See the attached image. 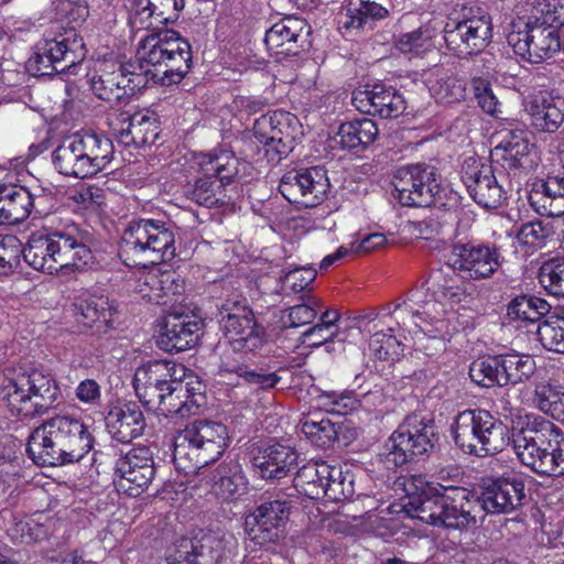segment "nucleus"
<instances>
[{"label": "nucleus", "mask_w": 564, "mask_h": 564, "mask_svg": "<svg viewBox=\"0 0 564 564\" xmlns=\"http://www.w3.org/2000/svg\"><path fill=\"white\" fill-rule=\"evenodd\" d=\"M192 66V50L187 40L173 30H165L142 40L137 62L118 66L128 99L149 83L171 86L178 84Z\"/></svg>", "instance_id": "nucleus-1"}, {"label": "nucleus", "mask_w": 564, "mask_h": 564, "mask_svg": "<svg viewBox=\"0 0 564 564\" xmlns=\"http://www.w3.org/2000/svg\"><path fill=\"white\" fill-rule=\"evenodd\" d=\"M185 367L171 360H153L139 367L134 373L133 387L140 401L156 406L165 416L186 417L196 414L206 402L205 394L189 387L183 378Z\"/></svg>", "instance_id": "nucleus-2"}, {"label": "nucleus", "mask_w": 564, "mask_h": 564, "mask_svg": "<svg viewBox=\"0 0 564 564\" xmlns=\"http://www.w3.org/2000/svg\"><path fill=\"white\" fill-rule=\"evenodd\" d=\"M402 485L411 518L447 529L464 530L476 524L474 502L466 488L442 482L432 486L422 476L405 478Z\"/></svg>", "instance_id": "nucleus-3"}, {"label": "nucleus", "mask_w": 564, "mask_h": 564, "mask_svg": "<svg viewBox=\"0 0 564 564\" xmlns=\"http://www.w3.org/2000/svg\"><path fill=\"white\" fill-rule=\"evenodd\" d=\"M94 442L82 419L56 415L32 431L26 453L37 466L57 467L80 462L93 449Z\"/></svg>", "instance_id": "nucleus-4"}, {"label": "nucleus", "mask_w": 564, "mask_h": 564, "mask_svg": "<svg viewBox=\"0 0 564 564\" xmlns=\"http://www.w3.org/2000/svg\"><path fill=\"white\" fill-rule=\"evenodd\" d=\"M95 235L88 226L66 224L50 234L35 232L24 247V261L50 274L66 269L83 270L93 260Z\"/></svg>", "instance_id": "nucleus-5"}, {"label": "nucleus", "mask_w": 564, "mask_h": 564, "mask_svg": "<svg viewBox=\"0 0 564 564\" xmlns=\"http://www.w3.org/2000/svg\"><path fill=\"white\" fill-rule=\"evenodd\" d=\"M519 460L541 476H564V431L540 415H527L512 434Z\"/></svg>", "instance_id": "nucleus-6"}, {"label": "nucleus", "mask_w": 564, "mask_h": 564, "mask_svg": "<svg viewBox=\"0 0 564 564\" xmlns=\"http://www.w3.org/2000/svg\"><path fill=\"white\" fill-rule=\"evenodd\" d=\"M174 229V225L158 219L130 221L119 241V258L130 268L171 261L176 251Z\"/></svg>", "instance_id": "nucleus-7"}, {"label": "nucleus", "mask_w": 564, "mask_h": 564, "mask_svg": "<svg viewBox=\"0 0 564 564\" xmlns=\"http://www.w3.org/2000/svg\"><path fill=\"white\" fill-rule=\"evenodd\" d=\"M397 197L403 206L452 210L460 205L458 192L442 183L435 166L417 163L400 167L393 177Z\"/></svg>", "instance_id": "nucleus-8"}, {"label": "nucleus", "mask_w": 564, "mask_h": 564, "mask_svg": "<svg viewBox=\"0 0 564 564\" xmlns=\"http://www.w3.org/2000/svg\"><path fill=\"white\" fill-rule=\"evenodd\" d=\"M112 159V141L90 131L66 137L52 153L58 173L75 178L91 177L102 172Z\"/></svg>", "instance_id": "nucleus-9"}, {"label": "nucleus", "mask_w": 564, "mask_h": 564, "mask_svg": "<svg viewBox=\"0 0 564 564\" xmlns=\"http://www.w3.org/2000/svg\"><path fill=\"white\" fill-rule=\"evenodd\" d=\"M227 427L214 421H195L174 436L173 462L188 473L217 460L227 447Z\"/></svg>", "instance_id": "nucleus-10"}, {"label": "nucleus", "mask_w": 564, "mask_h": 564, "mask_svg": "<svg viewBox=\"0 0 564 564\" xmlns=\"http://www.w3.org/2000/svg\"><path fill=\"white\" fill-rule=\"evenodd\" d=\"M451 430L454 443L465 454L476 457L501 453L510 443L508 426L482 409L459 412Z\"/></svg>", "instance_id": "nucleus-11"}, {"label": "nucleus", "mask_w": 564, "mask_h": 564, "mask_svg": "<svg viewBox=\"0 0 564 564\" xmlns=\"http://www.w3.org/2000/svg\"><path fill=\"white\" fill-rule=\"evenodd\" d=\"M440 441L437 426L431 415L408 414L384 444L381 459L387 469H395L415 458L429 457Z\"/></svg>", "instance_id": "nucleus-12"}, {"label": "nucleus", "mask_w": 564, "mask_h": 564, "mask_svg": "<svg viewBox=\"0 0 564 564\" xmlns=\"http://www.w3.org/2000/svg\"><path fill=\"white\" fill-rule=\"evenodd\" d=\"M58 395L56 380L37 369L8 376L0 388V399L7 402L10 411L25 417L45 414Z\"/></svg>", "instance_id": "nucleus-13"}, {"label": "nucleus", "mask_w": 564, "mask_h": 564, "mask_svg": "<svg viewBox=\"0 0 564 564\" xmlns=\"http://www.w3.org/2000/svg\"><path fill=\"white\" fill-rule=\"evenodd\" d=\"M447 50L459 58L481 53L492 40L490 14L477 3H464L443 29Z\"/></svg>", "instance_id": "nucleus-14"}, {"label": "nucleus", "mask_w": 564, "mask_h": 564, "mask_svg": "<svg viewBox=\"0 0 564 564\" xmlns=\"http://www.w3.org/2000/svg\"><path fill=\"white\" fill-rule=\"evenodd\" d=\"M197 164L203 176L184 188L185 196L207 208L225 204L223 188L238 175V158L230 151L220 150L200 154Z\"/></svg>", "instance_id": "nucleus-15"}, {"label": "nucleus", "mask_w": 564, "mask_h": 564, "mask_svg": "<svg viewBox=\"0 0 564 564\" xmlns=\"http://www.w3.org/2000/svg\"><path fill=\"white\" fill-rule=\"evenodd\" d=\"M454 272L449 268L448 271L442 269L433 271L425 282L426 292L411 291L406 301L395 304L394 311L404 308L413 317L430 323L440 321L444 312L442 302L457 304L467 297L466 291L456 283Z\"/></svg>", "instance_id": "nucleus-16"}, {"label": "nucleus", "mask_w": 564, "mask_h": 564, "mask_svg": "<svg viewBox=\"0 0 564 564\" xmlns=\"http://www.w3.org/2000/svg\"><path fill=\"white\" fill-rule=\"evenodd\" d=\"M535 360L530 355L508 352L478 358L469 366V377L484 388L517 386L535 372Z\"/></svg>", "instance_id": "nucleus-17"}, {"label": "nucleus", "mask_w": 564, "mask_h": 564, "mask_svg": "<svg viewBox=\"0 0 564 564\" xmlns=\"http://www.w3.org/2000/svg\"><path fill=\"white\" fill-rule=\"evenodd\" d=\"M28 67L37 76H51L63 73L80 63L86 56V48L75 26L65 30L53 39L39 42Z\"/></svg>", "instance_id": "nucleus-18"}, {"label": "nucleus", "mask_w": 564, "mask_h": 564, "mask_svg": "<svg viewBox=\"0 0 564 564\" xmlns=\"http://www.w3.org/2000/svg\"><path fill=\"white\" fill-rule=\"evenodd\" d=\"M218 321L234 350L251 352L265 341V330L257 323L247 301L226 300L218 307Z\"/></svg>", "instance_id": "nucleus-19"}, {"label": "nucleus", "mask_w": 564, "mask_h": 564, "mask_svg": "<svg viewBox=\"0 0 564 564\" xmlns=\"http://www.w3.org/2000/svg\"><path fill=\"white\" fill-rule=\"evenodd\" d=\"M507 42L516 55L534 64L553 57L561 48L558 30L538 19L525 23H513L507 35Z\"/></svg>", "instance_id": "nucleus-20"}, {"label": "nucleus", "mask_w": 564, "mask_h": 564, "mask_svg": "<svg viewBox=\"0 0 564 564\" xmlns=\"http://www.w3.org/2000/svg\"><path fill=\"white\" fill-rule=\"evenodd\" d=\"M476 503L489 514L510 513L518 510L525 499L524 481L516 474L484 477L475 489Z\"/></svg>", "instance_id": "nucleus-21"}, {"label": "nucleus", "mask_w": 564, "mask_h": 564, "mask_svg": "<svg viewBox=\"0 0 564 564\" xmlns=\"http://www.w3.org/2000/svg\"><path fill=\"white\" fill-rule=\"evenodd\" d=\"M225 534L205 532L193 539L182 538L166 550L167 564H223L230 554Z\"/></svg>", "instance_id": "nucleus-22"}, {"label": "nucleus", "mask_w": 564, "mask_h": 564, "mask_svg": "<svg viewBox=\"0 0 564 564\" xmlns=\"http://www.w3.org/2000/svg\"><path fill=\"white\" fill-rule=\"evenodd\" d=\"M446 264L463 278L484 280L491 278L503 262L500 249L490 243H456L446 254Z\"/></svg>", "instance_id": "nucleus-23"}, {"label": "nucleus", "mask_w": 564, "mask_h": 564, "mask_svg": "<svg viewBox=\"0 0 564 564\" xmlns=\"http://www.w3.org/2000/svg\"><path fill=\"white\" fill-rule=\"evenodd\" d=\"M154 476V458L150 447L140 445L118 454L113 467V482L118 491L137 497L149 487Z\"/></svg>", "instance_id": "nucleus-24"}, {"label": "nucleus", "mask_w": 564, "mask_h": 564, "mask_svg": "<svg viewBox=\"0 0 564 564\" xmlns=\"http://www.w3.org/2000/svg\"><path fill=\"white\" fill-rule=\"evenodd\" d=\"M204 319L184 305H174L164 315L158 345L167 352L196 346L203 335Z\"/></svg>", "instance_id": "nucleus-25"}, {"label": "nucleus", "mask_w": 564, "mask_h": 564, "mask_svg": "<svg viewBox=\"0 0 564 564\" xmlns=\"http://www.w3.org/2000/svg\"><path fill=\"white\" fill-rule=\"evenodd\" d=\"M329 187L327 171L323 166L289 172L279 184V191L286 200L306 208L319 205Z\"/></svg>", "instance_id": "nucleus-26"}, {"label": "nucleus", "mask_w": 564, "mask_h": 564, "mask_svg": "<svg viewBox=\"0 0 564 564\" xmlns=\"http://www.w3.org/2000/svg\"><path fill=\"white\" fill-rule=\"evenodd\" d=\"M290 509V502L282 499L260 503L246 518L249 539L260 546L276 544L284 536Z\"/></svg>", "instance_id": "nucleus-27"}, {"label": "nucleus", "mask_w": 564, "mask_h": 564, "mask_svg": "<svg viewBox=\"0 0 564 564\" xmlns=\"http://www.w3.org/2000/svg\"><path fill=\"white\" fill-rule=\"evenodd\" d=\"M460 177L470 197L486 209L498 208L507 199V192L492 165L476 160L465 161Z\"/></svg>", "instance_id": "nucleus-28"}, {"label": "nucleus", "mask_w": 564, "mask_h": 564, "mask_svg": "<svg viewBox=\"0 0 564 564\" xmlns=\"http://www.w3.org/2000/svg\"><path fill=\"white\" fill-rule=\"evenodd\" d=\"M351 102L358 111L383 119L397 118L406 108L403 95L394 87L383 84L354 90Z\"/></svg>", "instance_id": "nucleus-29"}, {"label": "nucleus", "mask_w": 564, "mask_h": 564, "mask_svg": "<svg viewBox=\"0 0 564 564\" xmlns=\"http://www.w3.org/2000/svg\"><path fill=\"white\" fill-rule=\"evenodd\" d=\"M310 24L302 18L288 15L275 22L264 35V44L276 56H296L308 44Z\"/></svg>", "instance_id": "nucleus-30"}, {"label": "nucleus", "mask_w": 564, "mask_h": 564, "mask_svg": "<svg viewBox=\"0 0 564 564\" xmlns=\"http://www.w3.org/2000/svg\"><path fill=\"white\" fill-rule=\"evenodd\" d=\"M297 462V451L282 443L264 444L250 452L251 466L264 480H280L289 476Z\"/></svg>", "instance_id": "nucleus-31"}, {"label": "nucleus", "mask_w": 564, "mask_h": 564, "mask_svg": "<svg viewBox=\"0 0 564 564\" xmlns=\"http://www.w3.org/2000/svg\"><path fill=\"white\" fill-rule=\"evenodd\" d=\"M73 313L78 325L100 336L113 328L117 307L107 296L83 293L75 296Z\"/></svg>", "instance_id": "nucleus-32"}, {"label": "nucleus", "mask_w": 564, "mask_h": 564, "mask_svg": "<svg viewBox=\"0 0 564 564\" xmlns=\"http://www.w3.org/2000/svg\"><path fill=\"white\" fill-rule=\"evenodd\" d=\"M534 144L523 129L500 132L499 142L491 154L494 162L510 172H517L532 163L530 159Z\"/></svg>", "instance_id": "nucleus-33"}, {"label": "nucleus", "mask_w": 564, "mask_h": 564, "mask_svg": "<svg viewBox=\"0 0 564 564\" xmlns=\"http://www.w3.org/2000/svg\"><path fill=\"white\" fill-rule=\"evenodd\" d=\"M105 422L111 440L122 444H129L142 436L147 427L141 406L133 401L110 408Z\"/></svg>", "instance_id": "nucleus-34"}, {"label": "nucleus", "mask_w": 564, "mask_h": 564, "mask_svg": "<svg viewBox=\"0 0 564 564\" xmlns=\"http://www.w3.org/2000/svg\"><path fill=\"white\" fill-rule=\"evenodd\" d=\"M119 121L122 127L118 129V139L124 145H135L137 148L150 145L160 134L159 117L149 109L134 113L121 112Z\"/></svg>", "instance_id": "nucleus-35"}, {"label": "nucleus", "mask_w": 564, "mask_h": 564, "mask_svg": "<svg viewBox=\"0 0 564 564\" xmlns=\"http://www.w3.org/2000/svg\"><path fill=\"white\" fill-rule=\"evenodd\" d=\"M528 200L541 216L560 217L564 215V174L547 175L531 184Z\"/></svg>", "instance_id": "nucleus-36"}, {"label": "nucleus", "mask_w": 564, "mask_h": 564, "mask_svg": "<svg viewBox=\"0 0 564 564\" xmlns=\"http://www.w3.org/2000/svg\"><path fill=\"white\" fill-rule=\"evenodd\" d=\"M527 110L536 130L553 133L564 122V97L541 91L531 98Z\"/></svg>", "instance_id": "nucleus-37"}, {"label": "nucleus", "mask_w": 564, "mask_h": 564, "mask_svg": "<svg viewBox=\"0 0 564 564\" xmlns=\"http://www.w3.org/2000/svg\"><path fill=\"white\" fill-rule=\"evenodd\" d=\"M133 11L132 23L141 28H153L159 24L174 23L184 10L185 0H130Z\"/></svg>", "instance_id": "nucleus-38"}, {"label": "nucleus", "mask_w": 564, "mask_h": 564, "mask_svg": "<svg viewBox=\"0 0 564 564\" xmlns=\"http://www.w3.org/2000/svg\"><path fill=\"white\" fill-rule=\"evenodd\" d=\"M36 208V198L20 185L0 186V225H18L26 220Z\"/></svg>", "instance_id": "nucleus-39"}, {"label": "nucleus", "mask_w": 564, "mask_h": 564, "mask_svg": "<svg viewBox=\"0 0 564 564\" xmlns=\"http://www.w3.org/2000/svg\"><path fill=\"white\" fill-rule=\"evenodd\" d=\"M299 120L294 115L283 111H274L263 115L254 121L256 134L269 133L274 140L294 149L299 131Z\"/></svg>", "instance_id": "nucleus-40"}, {"label": "nucleus", "mask_w": 564, "mask_h": 564, "mask_svg": "<svg viewBox=\"0 0 564 564\" xmlns=\"http://www.w3.org/2000/svg\"><path fill=\"white\" fill-rule=\"evenodd\" d=\"M378 133V127L372 119L361 118L341 123L335 140L343 149L359 153L375 142Z\"/></svg>", "instance_id": "nucleus-41"}, {"label": "nucleus", "mask_w": 564, "mask_h": 564, "mask_svg": "<svg viewBox=\"0 0 564 564\" xmlns=\"http://www.w3.org/2000/svg\"><path fill=\"white\" fill-rule=\"evenodd\" d=\"M212 481L214 494L225 501L241 495L247 485L242 467L235 459L218 465L212 475Z\"/></svg>", "instance_id": "nucleus-42"}, {"label": "nucleus", "mask_w": 564, "mask_h": 564, "mask_svg": "<svg viewBox=\"0 0 564 564\" xmlns=\"http://www.w3.org/2000/svg\"><path fill=\"white\" fill-rule=\"evenodd\" d=\"M437 35L438 29L432 22H427L415 30L394 36V47L402 54L421 57L436 47Z\"/></svg>", "instance_id": "nucleus-43"}, {"label": "nucleus", "mask_w": 564, "mask_h": 564, "mask_svg": "<svg viewBox=\"0 0 564 564\" xmlns=\"http://www.w3.org/2000/svg\"><path fill=\"white\" fill-rule=\"evenodd\" d=\"M330 465L326 462H308L295 474L294 488L310 499L322 498V487L327 477H332Z\"/></svg>", "instance_id": "nucleus-44"}, {"label": "nucleus", "mask_w": 564, "mask_h": 564, "mask_svg": "<svg viewBox=\"0 0 564 564\" xmlns=\"http://www.w3.org/2000/svg\"><path fill=\"white\" fill-rule=\"evenodd\" d=\"M551 305L535 295H519L510 301L507 308L508 317L513 322L538 326L540 321L550 312Z\"/></svg>", "instance_id": "nucleus-45"}, {"label": "nucleus", "mask_w": 564, "mask_h": 564, "mask_svg": "<svg viewBox=\"0 0 564 564\" xmlns=\"http://www.w3.org/2000/svg\"><path fill=\"white\" fill-rule=\"evenodd\" d=\"M344 9L346 11L344 26L347 29L371 28L376 21L389 14L384 7L370 0H348Z\"/></svg>", "instance_id": "nucleus-46"}, {"label": "nucleus", "mask_w": 564, "mask_h": 564, "mask_svg": "<svg viewBox=\"0 0 564 564\" xmlns=\"http://www.w3.org/2000/svg\"><path fill=\"white\" fill-rule=\"evenodd\" d=\"M301 430L314 446L329 448L335 442L339 441L343 425L329 419H321L317 421L308 417L302 423Z\"/></svg>", "instance_id": "nucleus-47"}, {"label": "nucleus", "mask_w": 564, "mask_h": 564, "mask_svg": "<svg viewBox=\"0 0 564 564\" xmlns=\"http://www.w3.org/2000/svg\"><path fill=\"white\" fill-rule=\"evenodd\" d=\"M122 75L118 69L104 73L91 79V90L95 96L113 106L126 104L129 99L122 85Z\"/></svg>", "instance_id": "nucleus-48"}, {"label": "nucleus", "mask_w": 564, "mask_h": 564, "mask_svg": "<svg viewBox=\"0 0 564 564\" xmlns=\"http://www.w3.org/2000/svg\"><path fill=\"white\" fill-rule=\"evenodd\" d=\"M533 402L536 408L556 421H564V391L549 382L534 387Z\"/></svg>", "instance_id": "nucleus-49"}, {"label": "nucleus", "mask_w": 564, "mask_h": 564, "mask_svg": "<svg viewBox=\"0 0 564 564\" xmlns=\"http://www.w3.org/2000/svg\"><path fill=\"white\" fill-rule=\"evenodd\" d=\"M553 232V225L550 221L532 220L520 227L517 241L524 248L525 253H533L545 247Z\"/></svg>", "instance_id": "nucleus-50"}, {"label": "nucleus", "mask_w": 564, "mask_h": 564, "mask_svg": "<svg viewBox=\"0 0 564 564\" xmlns=\"http://www.w3.org/2000/svg\"><path fill=\"white\" fill-rule=\"evenodd\" d=\"M438 78L431 86V93L443 104L460 102L466 97V82L453 73L437 74Z\"/></svg>", "instance_id": "nucleus-51"}, {"label": "nucleus", "mask_w": 564, "mask_h": 564, "mask_svg": "<svg viewBox=\"0 0 564 564\" xmlns=\"http://www.w3.org/2000/svg\"><path fill=\"white\" fill-rule=\"evenodd\" d=\"M332 477H327L324 487H322V497L330 501H341L349 499L355 494L354 477L349 471L343 473L337 466H332Z\"/></svg>", "instance_id": "nucleus-52"}, {"label": "nucleus", "mask_w": 564, "mask_h": 564, "mask_svg": "<svg viewBox=\"0 0 564 564\" xmlns=\"http://www.w3.org/2000/svg\"><path fill=\"white\" fill-rule=\"evenodd\" d=\"M539 282L549 294L564 297V257L543 263L539 272Z\"/></svg>", "instance_id": "nucleus-53"}, {"label": "nucleus", "mask_w": 564, "mask_h": 564, "mask_svg": "<svg viewBox=\"0 0 564 564\" xmlns=\"http://www.w3.org/2000/svg\"><path fill=\"white\" fill-rule=\"evenodd\" d=\"M221 369L226 372L236 373L243 382L262 390L275 387L281 379L275 372H267L262 369H250L248 366L242 364L234 366L225 364Z\"/></svg>", "instance_id": "nucleus-54"}, {"label": "nucleus", "mask_w": 564, "mask_h": 564, "mask_svg": "<svg viewBox=\"0 0 564 564\" xmlns=\"http://www.w3.org/2000/svg\"><path fill=\"white\" fill-rule=\"evenodd\" d=\"M535 333L545 349L564 354V317H557L538 324Z\"/></svg>", "instance_id": "nucleus-55"}, {"label": "nucleus", "mask_w": 564, "mask_h": 564, "mask_svg": "<svg viewBox=\"0 0 564 564\" xmlns=\"http://www.w3.org/2000/svg\"><path fill=\"white\" fill-rule=\"evenodd\" d=\"M145 284L150 285L154 291V295H150L149 301L155 304H165L166 301L159 296L177 295L184 291L183 281L175 278L174 273L165 272L158 275H149L145 279Z\"/></svg>", "instance_id": "nucleus-56"}, {"label": "nucleus", "mask_w": 564, "mask_h": 564, "mask_svg": "<svg viewBox=\"0 0 564 564\" xmlns=\"http://www.w3.org/2000/svg\"><path fill=\"white\" fill-rule=\"evenodd\" d=\"M21 257L24 258V247L14 235L0 237V271H12L20 264Z\"/></svg>", "instance_id": "nucleus-57"}, {"label": "nucleus", "mask_w": 564, "mask_h": 564, "mask_svg": "<svg viewBox=\"0 0 564 564\" xmlns=\"http://www.w3.org/2000/svg\"><path fill=\"white\" fill-rule=\"evenodd\" d=\"M301 299L304 301L303 303L289 308L291 327H300L312 323L322 306L321 301L311 294H303Z\"/></svg>", "instance_id": "nucleus-58"}, {"label": "nucleus", "mask_w": 564, "mask_h": 564, "mask_svg": "<svg viewBox=\"0 0 564 564\" xmlns=\"http://www.w3.org/2000/svg\"><path fill=\"white\" fill-rule=\"evenodd\" d=\"M317 271L312 267L290 269L282 278L284 290L293 293L304 292L316 279Z\"/></svg>", "instance_id": "nucleus-59"}, {"label": "nucleus", "mask_w": 564, "mask_h": 564, "mask_svg": "<svg viewBox=\"0 0 564 564\" xmlns=\"http://www.w3.org/2000/svg\"><path fill=\"white\" fill-rule=\"evenodd\" d=\"M256 135L259 138L260 143H262L263 156L270 164H279L293 151L292 148L275 141L274 137H269V133Z\"/></svg>", "instance_id": "nucleus-60"}, {"label": "nucleus", "mask_w": 564, "mask_h": 564, "mask_svg": "<svg viewBox=\"0 0 564 564\" xmlns=\"http://www.w3.org/2000/svg\"><path fill=\"white\" fill-rule=\"evenodd\" d=\"M61 11L65 13L69 23L77 25L85 22L89 15V8L86 1L65 0L61 3Z\"/></svg>", "instance_id": "nucleus-61"}, {"label": "nucleus", "mask_w": 564, "mask_h": 564, "mask_svg": "<svg viewBox=\"0 0 564 564\" xmlns=\"http://www.w3.org/2000/svg\"><path fill=\"white\" fill-rule=\"evenodd\" d=\"M319 404L327 412L330 413H344L350 405V398L338 394L336 392H326L319 395Z\"/></svg>", "instance_id": "nucleus-62"}, {"label": "nucleus", "mask_w": 564, "mask_h": 564, "mask_svg": "<svg viewBox=\"0 0 564 564\" xmlns=\"http://www.w3.org/2000/svg\"><path fill=\"white\" fill-rule=\"evenodd\" d=\"M77 399L87 404H96L101 398L100 386L94 379H85L76 388Z\"/></svg>", "instance_id": "nucleus-63"}, {"label": "nucleus", "mask_w": 564, "mask_h": 564, "mask_svg": "<svg viewBox=\"0 0 564 564\" xmlns=\"http://www.w3.org/2000/svg\"><path fill=\"white\" fill-rule=\"evenodd\" d=\"M388 332L389 334L377 332L370 338V347L379 358H386L389 355V350L398 344L395 336L392 334V328H389Z\"/></svg>", "instance_id": "nucleus-64"}]
</instances>
